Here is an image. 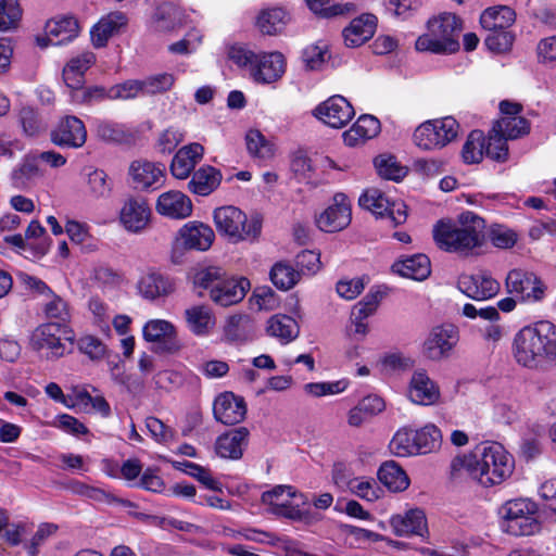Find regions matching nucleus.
<instances>
[{
	"instance_id": "obj_22",
	"label": "nucleus",
	"mask_w": 556,
	"mask_h": 556,
	"mask_svg": "<svg viewBox=\"0 0 556 556\" xmlns=\"http://www.w3.org/2000/svg\"><path fill=\"white\" fill-rule=\"evenodd\" d=\"M249 437L247 427H238L220 434L215 442L216 454L223 458L240 459Z\"/></svg>"
},
{
	"instance_id": "obj_25",
	"label": "nucleus",
	"mask_w": 556,
	"mask_h": 556,
	"mask_svg": "<svg viewBox=\"0 0 556 556\" xmlns=\"http://www.w3.org/2000/svg\"><path fill=\"white\" fill-rule=\"evenodd\" d=\"M165 165L147 160H136L129 166V175L136 189L146 190L164 176Z\"/></svg>"
},
{
	"instance_id": "obj_19",
	"label": "nucleus",
	"mask_w": 556,
	"mask_h": 556,
	"mask_svg": "<svg viewBox=\"0 0 556 556\" xmlns=\"http://www.w3.org/2000/svg\"><path fill=\"white\" fill-rule=\"evenodd\" d=\"M86 139V127L76 116H66L51 131V141L59 147L80 148Z\"/></svg>"
},
{
	"instance_id": "obj_17",
	"label": "nucleus",
	"mask_w": 556,
	"mask_h": 556,
	"mask_svg": "<svg viewBox=\"0 0 556 556\" xmlns=\"http://www.w3.org/2000/svg\"><path fill=\"white\" fill-rule=\"evenodd\" d=\"M46 37L37 38L40 47L45 48L50 45H62L71 41L78 36L79 24L75 16L64 15L54 17L46 24Z\"/></svg>"
},
{
	"instance_id": "obj_10",
	"label": "nucleus",
	"mask_w": 556,
	"mask_h": 556,
	"mask_svg": "<svg viewBox=\"0 0 556 556\" xmlns=\"http://www.w3.org/2000/svg\"><path fill=\"white\" fill-rule=\"evenodd\" d=\"M507 292L519 296L522 301H541L545 295L546 286L532 271L515 268L505 280Z\"/></svg>"
},
{
	"instance_id": "obj_30",
	"label": "nucleus",
	"mask_w": 556,
	"mask_h": 556,
	"mask_svg": "<svg viewBox=\"0 0 556 556\" xmlns=\"http://www.w3.org/2000/svg\"><path fill=\"white\" fill-rule=\"evenodd\" d=\"M255 336L253 319L247 314L228 317L224 326V338L230 343H244Z\"/></svg>"
},
{
	"instance_id": "obj_14",
	"label": "nucleus",
	"mask_w": 556,
	"mask_h": 556,
	"mask_svg": "<svg viewBox=\"0 0 556 556\" xmlns=\"http://www.w3.org/2000/svg\"><path fill=\"white\" fill-rule=\"evenodd\" d=\"M143 338L155 343L156 353H175L180 349L175 327L167 320L154 319L143 327Z\"/></svg>"
},
{
	"instance_id": "obj_18",
	"label": "nucleus",
	"mask_w": 556,
	"mask_h": 556,
	"mask_svg": "<svg viewBox=\"0 0 556 556\" xmlns=\"http://www.w3.org/2000/svg\"><path fill=\"white\" fill-rule=\"evenodd\" d=\"M250 287V281L247 278H236L228 276L227 273L224 271L220 285L216 286V289H212V296L210 299L215 304L227 307L241 302Z\"/></svg>"
},
{
	"instance_id": "obj_37",
	"label": "nucleus",
	"mask_w": 556,
	"mask_h": 556,
	"mask_svg": "<svg viewBox=\"0 0 556 556\" xmlns=\"http://www.w3.org/2000/svg\"><path fill=\"white\" fill-rule=\"evenodd\" d=\"M138 288L143 298L155 300L172 293L174 285L168 277L160 273H150L140 279Z\"/></svg>"
},
{
	"instance_id": "obj_27",
	"label": "nucleus",
	"mask_w": 556,
	"mask_h": 556,
	"mask_svg": "<svg viewBox=\"0 0 556 556\" xmlns=\"http://www.w3.org/2000/svg\"><path fill=\"white\" fill-rule=\"evenodd\" d=\"M377 27V17L374 14H363L354 18L350 26L344 28L343 38L346 47H359L369 40Z\"/></svg>"
},
{
	"instance_id": "obj_7",
	"label": "nucleus",
	"mask_w": 556,
	"mask_h": 556,
	"mask_svg": "<svg viewBox=\"0 0 556 556\" xmlns=\"http://www.w3.org/2000/svg\"><path fill=\"white\" fill-rule=\"evenodd\" d=\"M214 222L220 233L236 239H256L262 230V218L258 215L248 222L247 215L235 206L216 208Z\"/></svg>"
},
{
	"instance_id": "obj_50",
	"label": "nucleus",
	"mask_w": 556,
	"mask_h": 556,
	"mask_svg": "<svg viewBox=\"0 0 556 556\" xmlns=\"http://www.w3.org/2000/svg\"><path fill=\"white\" fill-rule=\"evenodd\" d=\"M98 139L106 143H123L128 141L129 135L123 125L109 121H99L96 125Z\"/></svg>"
},
{
	"instance_id": "obj_16",
	"label": "nucleus",
	"mask_w": 556,
	"mask_h": 556,
	"mask_svg": "<svg viewBox=\"0 0 556 556\" xmlns=\"http://www.w3.org/2000/svg\"><path fill=\"white\" fill-rule=\"evenodd\" d=\"M458 289L475 301H484L495 296L500 291V283L485 273L475 275H460L457 281Z\"/></svg>"
},
{
	"instance_id": "obj_26",
	"label": "nucleus",
	"mask_w": 556,
	"mask_h": 556,
	"mask_svg": "<svg viewBox=\"0 0 556 556\" xmlns=\"http://www.w3.org/2000/svg\"><path fill=\"white\" fill-rule=\"evenodd\" d=\"M254 63L252 76L258 83L276 81L285 73V56L280 52L265 53Z\"/></svg>"
},
{
	"instance_id": "obj_63",
	"label": "nucleus",
	"mask_w": 556,
	"mask_h": 556,
	"mask_svg": "<svg viewBox=\"0 0 556 556\" xmlns=\"http://www.w3.org/2000/svg\"><path fill=\"white\" fill-rule=\"evenodd\" d=\"M111 100H128L142 92V84L137 79H129L110 87Z\"/></svg>"
},
{
	"instance_id": "obj_33",
	"label": "nucleus",
	"mask_w": 556,
	"mask_h": 556,
	"mask_svg": "<svg viewBox=\"0 0 556 556\" xmlns=\"http://www.w3.org/2000/svg\"><path fill=\"white\" fill-rule=\"evenodd\" d=\"M220 181L222 173L211 165H205L193 173L188 188L192 193L205 197L211 194Z\"/></svg>"
},
{
	"instance_id": "obj_5",
	"label": "nucleus",
	"mask_w": 556,
	"mask_h": 556,
	"mask_svg": "<svg viewBox=\"0 0 556 556\" xmlns=\"http://www.w3.org/2000/svg\"><path fill=\"white\" fill-rule=\"evenodd\" d=\"M75 334L68 324L45 323L36 327L29 339L30 348L45 352L47 358H59L67 352L66 342L72 346Z\"/></svg>"
},
{
	"instance_id": "obj_58",
	"label": "nucleus",
	"mask_w": 556,
	"mask_h": 556,
	"mask_svg": "<svg viewBox=\"0 0 556 556\" xmlns=\"http://www.w3.org/2000/svg\"><path fill=\"white\" fill-rule=\"evenodd\" d=\"M515 36L509 30L488 31L484 38L486 48L495 53H504L510 50Z\"/></svg>"
},
{
	"instance_id": "obj_54",
	"label": "nucleus",
	"mask_w": 556,
	"mask_h": 556,
	"mask_svg": "<svg viewBox=\"0 0 556 556\" xmlns=\"http://www.w3.org/2000/svg\"><path fill=\"white\" fill-rule=\"evenodd\" d=\"M507 140V137L494 130L493 127L485 144L486 156L497 162H505L508 157Z\"/></svg>"
},
{
	"instance_id": "obj_59",
	"label": "nucleus",
	"mask_w": 556,
	"mask_h": 556,
	"mask_svg": "<svg viewBox=\"0 0 556 556\" xmlns=\"http://www.w3.org/2000/svg\"><path fill=\"white\" fill-rule=\"evenodd\" d=\"M140 81L142 84V93L155 94L169 90L174 85L175 78L172 74L162 73Z\"/></svg>"
},
{
	"instance_id": "obj_45",
	"label": "nucleus",
	"mask_w": 556,
	"mask_h": 556,
	"mask_svg": "<svg viewBox=\"0 0 556 556\" xmlns=\"http://www.w3.org/2000/svg\"><path fill=\"white\" fill-rule=\"evenodd\" d=\"M485 153V138L481 130H472L462 150V156L467 164L480 163Z\"/></svg>"
},
{
	"instance_id": "obj_6",
	"label": "nucleus",
	"mask_w": 556,
	"mask_h": 556,
	"mask_svg": "<svg viewBox=\"0 0 556 556\" xmlns=\"http://www.w3.org/2000/svg\"><path fill=\"white\" fill-rule=\"evenodd\" d=\"M538 505L529 498L507 501L500 509L503 529L515 536L532 535L540 529Z\"/></svg>"
},
{
	"instance_id": "obj_28",
	"label": "nucleus",
	"mask_w": 556,
	"mask_h": 556,
	"mask_svg": "<svg viewBox=\"0 0 556 556\" xmlns=\"http://www.w3.org/2000/svg\"><path fill=\"white\" fill-rule=\"evenodd\" d=\"M203 154V146L197 142L180 148L170 164L173 176L178 179H186L202 160Z\"/></svg>"
},
{
	"instance_id": "obj_32",
	"label": "nucleus",
	"mask_w": 556,
	"mask_h": 556,
	"mask_svg": "<svg viewBox=\"0 0 556 556\" xmlns=\"http://www.w3.org/2000/svg\"><path fill=\"white\" fill-rule=\"evenodd\" d=\"M127 18L122 12H112L102 17L91 29V40L96 48H102L108 40L126 25Z\"/></svg>"
},
{
	"instance_id": "obj_41",
	"label": "nucleus",
	"mask_w": 556,
	"mask_h": 556,
	"mask_svg": "<svg viewBox=\"0 0 556 556\" xmlns=\"http://www.w3.org/2000/svg\"><path fill=\"white\" fill-rule=\"evenodd\" d=\"M288 14L280 8L263 10L257 16L256 25L265 35H276L282 30Z\"/></svg>"
},
{
	"instance_id": "obj_40",
	"label": "nucleus",
	"mask_w": 556,
	"mask_h": 556,
	"mask_svg": "<svg viewBox=\"0 0 556 556\" xmlns=\"http://www.w3.org/2000/svg\"><path fill=\"white\" fill-rule=\"evenodd\" d=\"M71 100L81 105H96L111 100V89L101 85L81 86L71 91Z\"/></svg>"
},
{
	"instance_id": "obj_15",
	"label": "nucleus",
	"mask_w": 556,
	"mask_h": 556,
	"mask_svg": "<svg viewBox=\"0 0 556 556\" xmlns=\"http://www.w3.org/2000/svg\"><path fill=\"white\" fill-rule=\"evenodd\" d=\"M214 238V231L208 225L190 222L180 228L174 250L185 248L188 250L206 251L212 245Z\"/></svg>"
},
{
	"instance_id": "obj_38",
	"label": "nucleus",
	"mask_w": 556,
	"mask_h": 556,
	"mask_svg": "<svg viewBox=\"0 0 556 556\" xmlns=\"http://www.w3.org/2000/svg\"><path fill=\"white\" fill-rule=\"evenodd\" d=\"M266 331L282 343H289L299 336L300 329L295 319L288 315L277 314L269 318Z\"/></svg>"
},
{
	"instance_id": "obj_51",
	"label": "nucleus",
	"mask_w": 556,
	"mask_h": 556,
	"mask_svg": "<svg viewBox=\"0 0 556 556\" xmlns=\"http://www.w3.org/2000/svg\"><path fill=\"white\" fill-rule=\"evenodd\" d=\"M22 9L17 0L0 1V30L9 31L17 28L22 18Z\"/></svg>"
},
{
	"instance_id": "obj_29",
	"label": "nucleus",
	"mask_w": 556,
	"mask_h": 556,
	"mask_svg": "<svg viewBox=\"0 0 556 556\" xmlns=\"http://www.w3.org/2000/svg\"><path fill=\"white\" fill-rule=\"evenodd\" d=\"M438 386L428 377L426 370H416L410 379L409 397L414 403L430 405L438 401Z\"/></svg>"
},
{
	"instance_id": "obj_35",
	"label": "nucleus",
	"mask_w": 556,
	"mask_h": 556,
	"mask_svg": "<svg viewBox=\"0 0 556 556\" xmlns=\"http://www.w3.org/2000/svg\"><path fill=\"white\" fill-rule=\"evenodd\" d=\"M516 20L514 10L506 5L489 8L480 16V24L486 31L508 30Z\"/></svg>"
},
{
	"instance_id": "obj_43",
	"label": "nucleus",
	"mask_w": 556,
	"mask_h": 556,
	"mask_svg": "<svg viewBox=\"0 0 556 556\" xmlns=\"http://www.w3.org/2000/svg\"><path fill=\"white\" fill-rule=\"evenodd\" d=\"M185 314L189 328L198 336L206 334L214 325L211 311L204 305L192 306Z\"/></svg>"
},
{
	"instance_id": "obj_21",
	"label": "nucleus",
	"mask_w": 556,
	"mask_h": 556,
	"mask_svg": "<svg viewBox=\"0 0 556 556\" xmlns=\"http://www.w3.org/2000/svg\"><path fill=\"white\" fill-rule=\"evenodd\" d=\"M151 210L143 198H128L119 212L122 225L131 232L143 230L150 219Z\"/></svg>"
},
{
	"instance_id": "obj_24",
	"label": "nucleus",
	"mask_w": 556,
	"mask_h": 556,
	"mask_svg": "<svg viewBox=\"0 0 556 556\" xmlns=\"http://www.w3.org/2000/svg\"><path fill=\"white\" fill-rule=\"evenodd\" d=\"M159 214L174 219L186 218L192 213L191 200L180 191L162 193L156 202Z\"/></svg>"
},
{
	"instance_id": "obj_20",
	"label": "nucleus",
	"mask_w": 556,
	"mask_h": 556,
	"mask_svg": "<svg viewBox=\"0 0 556 556\" xmlns=\"http://www.w3.org/2000/svg\"><path fill=\"white\" fill-rule=\"evenodd\" d=\"M213 413L217 421L232 426L244 419L247 405L243 397L236 396L231 392H225L215 399Z\"/></svg>"
},
{
	"instance_id": "obj_62",
	"label": "nucleus",
	"mask_w": 556,
	"mask_h": 556,
	"mask_svg": "<svg viewBox=\"0 0 556 556\" xmlns=\"http://www.w3.org/2000/svg\"><path fill=\"white\" fill-rule=\"evenodd\" d=\"M489 237L492 244L498 249H510L518 241V235L502 225L492 227Z\"/></svg>"
},
{
	"instance_id": "obj_2",
	"label": "nucleus",
	"mask_w": 556,
	"mask_h": 556,
	"mask_svg": "<svg viewBox=\"0 0 556 556\" xmlns=\"http://www.w3.org/2000/svg\"><path fill=\"white\" fill-rule=\"evenodd\" d=\"M459 223L462 226L451 220H439L432 230L433 240L443 251L467 255L475 248L482 245L484 220L471 212H466L460 214Z\"/></svg>"
},
{
	"instance_id": "obj_13",
	"label": "nucleus",
	"mask_w": 556,
	"mask_h": 556,
	"mask_svg": "<svg viewBox=\"0 0 556 556\" xmlns=\"http://www.w3.org/2000/svg\"><path fill=\"white\" fill-rule=\"evenodd\" d=\"M351 204L344 193H336L333 204L327 207L317 218V227L325 232H337L351 223Z\"/></svg>"
},
{
	"instance_id": "obj_46",
	"label": "nucleus",
	"mask_w": 556,
	"mask_h": 556,
	"mask_svg": "<svg viewBox=\"0 0 556 556\" xmlns=\"http://www.w3.org/2000/svg\"><path fill=\"white\" fill-rule=\"evenodd\" d=\"M494 130L501 131L508 139H517L529 134L530 123L521 116H504L495 123Z\"/></svg>"
},
{
	"instance_id": "obj_56",
	"label": "nucleus",
	"mask_w": 556,
	"mask_h": 556,
	"mask_svg": "<svg viewBox=\"0 0 556 556\" xmlns=\"http://www.w3.org/2000/svg\"><path fill=\"white\" fill-rule=\"evenodd\" d=\"M18 122L26 136L34 137L45 129L38 112L31 106H23L18 113Z\"/></svg>"
},
{
	"instance_id": "obj_61",
	"label": "nucleus",
	"mask_w": 556,
	"mask_h": 556,
	"mask_svg": "<svg viewBox=\"0 0 556 556\" xmlns=\"http://www.w3.org/2000/svg\"><path fill=\"white\" fill-rule=\"evenodd\" d=\"M305 2L312 12L324 18L344 14V8L333 0H305Z\"/></svg>"
},
{
	"instance_id": "obj_39",
	"label": "nucleus",
	"mask_w": 556,
	"mask_h": 556,
	"mask_svg": "<svg viewBox=\"0 0 556 556\" xmlns=\"http://www.w3.org/2000/svg\"><path fill=\"white\" fill-rule=\"evenodd\" d=\"M380 131V122L372 115H362L350 130L344 132V142L355 146L358 138L366 140L375 137Z\"/></svg>"
},
{
	"instance_id": "obj_64",
	"label": "nucleus",
	"mask_w": 556,
	"mask_h": 556,
	"mask_svg": "<svg viewBox=\"0 0 556 556\" xmlns=\"http://www.w3.org/2000/svg\"><path fill=\"white\" fill-rule=\"evenodd\" d=\"M295 264L299 268L298 271L304 275H314L320 269L321 266L320 254L311 250H303L298 253L295 257Z\"/></svg>"
},
{
	"instance_id": "obj_4",
	"label": "nucleus",
	"mask_w": 556,
	"mask_h": 556,
	"mask_svg": "<svg viewBox=\"0 0 556 556\" xmlns=\"http://www.w3.org/2000/svg\"><path fill=\"white\" fill-rule=\"evenodd\" d=\"M552 329L553 324L548 320H541L534 326L522 328L514 341L517 362L530 367L539 357L551 358V355H556L555 345L548 341Z\"/></svg>"
},
{
	"instance_id": "obj_42",
	"label": "nucleus",
	"mask_w": 556,
	"mask_h": 556,
	"mask_svg": "<svg viewBox=\"0 0 556 556\" xmlns=\"http://www.w3.org/2000/svg\"><path fill=\"white\" fill-rule=\"evenodd\" d=\"M182 12L179 7L172 2L160 4L154 13L156 29L168 31L181 24Z\"/></svg>"
},
{
	"instance_id": "obj_1",
	"label": "nucleus",
	"mask_w": 556,
	"mask_h": 556,
	"mask_svg": "<svg viewBox=\"0 0 556 556\" xmlns=\"http://www.w3.org/2000/svg\"><path fill=\"white\" fill-rule=\"evenodd\" d=\"M513 459L501 444L482 443L464 456H456L451 463V477L460 478L466 472L482 485L502 483L513 473Z\"/></svg>"
},
{
	"instance_id": "obj_12",
	"label": "nucleus",
	"mask_w": 556,
	"mask_h": 556,
	"mask_svg": "<svg viewBox=\"0 0 556 556\" xmlns=\"http://www.w3.org/2000/svg\"><path fill=\"white\" fill-rule=\"evenodd\" d=\"M317 118L332 128L346 126L355 112L351 103L342 96H332L320 103L314 111Z\"/></svg>"
},
{
	"instance_id": "obj_8",
	"label": "nucleus",
	"mask_w": 556,
	"mask_h": 556,
	"mask_svg": "<svg viewBox=\"0 0 556 556\" xmlns=\"http://www.w3.org/2000/svg\"><path fill=\"white\" fill-rule=\"evenodd\" d=\"M458 128L452 116L428 121L415 129L414 141L422 150L441 149L457 137Z\"/></svg>"
},
{
	"instance_id": "obj_47",
	"label": "nucleus",
	"mask_w": 556,
	"mask_h": 556,
	"mask_svg": "<svg viewBox=\"0 0 556 556\" xmlns=\"http://www.w3.org/2000/svg\"><path fill=\"white\" fill-rule=\"evenodd\" d=\"M269 276L278 289L287 291L298 283L300 271L286 263L279 262L273 266Z\"/></svg>"
},
{
	"instance_id": "obj_48",
	"label": "nucleus",
	"mask_w": 556,
	"mask_h": 556,
	"mask_svg": "<svg viewBox=\"0 0 556 556\" xmlns=\"http://www.w3.org/2000/svg\"><path fill=\"white\" fill-rule=\"evenodd\" d=\"M329 59L328 45L323 41L307 46L302 52V60L309 71L321 70L323 65Z\"/></svg>"
},
{
	"instance_id": "obj_55",
	"label": "nucleus",
	"mask_w": 556,
	"mask_h": 556,
	"mask_svg": "<svg viewBox=\"0 0 556 556\" xmlns=\"http://www.w3.org/2000/svg\"><path fill=\"white\" fill-rule=\"evenodd\" d=\"M48 298L50 300L45 304L43 308L46 317L49 319H55L54 323L68 324L71 318L68 304L54 292L49 294Z\"/></svg>"
},
{
	"instance_id": "obj_49",
	"label": "nucleus",
	"mask_w": 556,
	"mask_h": 556,
	"mask_svg": "<svg viewBox=\"0 0 556 556\" xmlns=\"http://www.w3.org/2000/svg\"><path fill=\"white\" fill-rule=\"evenodd\" d=\"M224 269L218 266H207L198 269L192 277L195 288L208 290L210 298L212 296V289L220 285V279L224 276Z\"/></svg>"
},
{
	"instance_id": "obj_34",
	"label": "nucleus",
	"mask_w": 556,
	"mask_h": 556,
	"mask_svg": "<svg viewBox=\"0 0 556 556\" xmlns=\"http://www.w3.org/2000/svg\"><path fill=\"white\" fill-rule=\"evenodd\" d=\"M392 270L402 277L424 280L430 273V260L425 254H415L392 265Z\"/></svg>"
},
{
	"instance_id": "obj_9",
	"label": "nucleus",
	"mask_w": 556,
	"mask_h": 556,
	"mask_svg": "<svg viewBox=\"0 0 556 556\" xmlns=\"http://www.w3.org/2000/svg\"><path fill=\"white\" fill-rule=\"evenodd\" d=\"M361 207L370 211L380 218H389L394 227L402 225L407 218V206L402 201H390L377 188H369L358 199Z\"/></svg>"
},
{
	"instance_id": "obj_31",
	"label": "nucleus",
	"mask_w": 556,
	"mask_h": 556,
	"mask_svg": "<svg viewBox=\"0 0 556 556\" xmlns=\"http://www.w3.org/2000/svg\"><path fill=\"white\" fill-rule=\"evenodd\" d=\"M96 56L92 52H85L81 55L71 59L63 68V80L67 88L73 91L85 83V73L94 63Z\"/></svg>"
},
{
	"instance_id": "obj_44",
	"label": "nucleus",
	"mask_w": 556,
	"mask_h": 556,
	"mask_svg": "<svg viewBox=\"0 0 556 556\" xmlns=\"http://www.w3.org/2000/svg\"><path fill=\"white\" fill-rule=\"evenodd\" d=\"M391 452L399 457H407L419 454L415 430L400 429L390 442Z\"/></svg>"
},
{
	"instance_id": "obj_3",
	"label": "nucleus",
	"mask_w": 556,
	"mask_h": 556,
	"mask_svg": "<svg viewBox=\"0 0 556 556\" xmlns=\"http://www.w3.org/2000/svg\"><path fill=\"white\" fill-rule=\"evenodd\" d=\"M429 35L419 36L415 47L418 51L450 54L459 50L462 21L452 13H443L428 22Z\"/></svg>"
},
{
	"instance_id": "obj_23",
	"label": "nucleus",
	"mask_w": 556,
	"mask_h": 556,
	"mask_svg": "<svg viewBox=\"0 0 556 556\" xmlns=\"http://www.w3.org/2000/svg\"><path fill=\"white\" fill-rule=\"evenodd\" d=\"M390 525L397 536H422L428 531L427 518L420 508L409 509L404 515L392 516Z\"/></svg>"
},
{
	"instance_id": "obj_57",
	"label": "nucleus",
	"mask_w": 556,
	"mask_h": 556,
	"mask_svg": "<svg viewBox=\"0 0 556 556\" xmlns=\"http://www.w3.org/2000/svg\"><path fill=\"white\" fill-rule=\"evenodd\" d=\"M374 163L379 176L386 179L399 180L406 174L405 168L400 166L393 156L379 155Z\"/></svg>"
},
{
	"instance_id": "obj_53",
	"label": "nucleus",
	"mask_w": 556,
	"mask_h": 556,
	"mask_svg": "<svg viewBox=\"0 0 556 556\" xmlns=\"http://www.w3.org/2000/svg\"><path fill=\"white\" fill-rule=\"evenodd\" d=\"M247 148L250 154L260 159H269L274 155V146L266 140L257 129H251L245 136Z\"/></svg>"
},
{
	"instance_id": "obj_36",
	"label": "nucleus",
	"mask_w": 556,
	"mask_h": 556,
	"mask_svg": "<svg viewBox=\"0 0 556 556\" xmlns=\"http://www.w3.org/2000/svg\"><path fill=\"white\" fill-rule=\"evenodd\" d=\"M378 479L391 492H402L409 485L408 476L394 460L384 462L379 467Z\"/></svg>"
},
{
	"instance_id": "obj_52",
	"label": "nucleus",
	"mask_w": 556,
	"mask_h": 556,
	"mask_svg": "<svg viewBox=\"0 0 556 556\" xmlns=\"http://www.w3.org/2000/svg\"><path fill=\"white\" fill-rule=\"evenodd\" d=\"M415 439L419 454H427L438 448L442 441V434L434 425H427L420 430H415Z\"/></svg>"
},
{
	"instance_id": "obj_11",
	"label": "nucleus",
	"mask_w": 556,
	"mask_h": 556,
	"mask_svg": "<svg viewBox=\"0 0 556 556\" xmlns=\"http://www.w3.org/2000/svg\"><path fill=\"white\" fill-rule=\"evenodd\" d=\"M458 341V330L452 324L435 326L422 345V354L431 361L448 357Z\"/></svg>"
},
{
	"instance_id": "obj_60",
	"label": "nucleus",
	"mask_w": 556,
	"mask_h": 556,
	"mask_svg": "<svg viewBox=\"0 0 556 556\" xmlns=\"http://www.w3.org/2000/svg\"><path fill=\"white\" fill-rule=\"evenodd\" d=\"M383 296L384 292L379 287L371 288L354 308L357 312V318L366 319L370 316L377 309Z\"/></svg>"
}]
</instances>
